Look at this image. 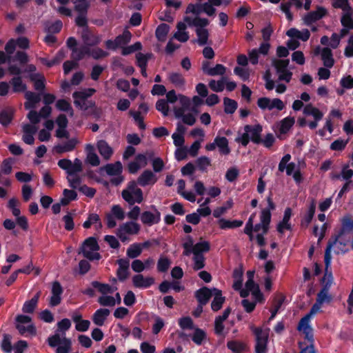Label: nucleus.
<instances>
[{
	"mask_svg": "<svg viewBox=\"0 0 353 353\" xmlns=\"http://www.w3.org/2000/svg\"><path fill=\"white\" fill-rule=\"evenodd\" d=\"M331 301L332 296L329 293V285L323 286L318 293L316 301L312 307L310 312L300 320L297 326V330L305 334V338L309 339L312 338V328L310 325L312 316L320 311L323 303H329Z\"/></svg>",
	"mask_w": 353,
	"mask_h": 353,
	"instance_id": "f257e3e1",
	"label": "nucleus"
},
{
	"mask_svg": "<svg viewBox=\"0 0 353 353\" xmlns=\"http://www.w3.org/2000/svg\"><path fill=\"white\" fill-rule=\"evenodd\" d=\"M184 21L190 27L196 28V34L197 36L196 42L199 46H204L208 43L209 32L205 28L210 23L206 18L196 17L192 18L191 16L184 17Z\"/></svg>",
	"mask_w": 353,
	"mask_h": 353,
	"instance_id": "f03ea898",
	"label": "nucleus"
},
{
	"mask_svg": "<svg viewBox=\"0 0 353 353\" xmlns=\"http://www.w3.org/2000/svg\"><path fill=\"white\" fill-rule=\"evenodd\" d=\"M122 198L130 205L141 203L143 201V191L136 181H130L121 192Z\"/></svg>",
	"mask_w": 353,
	"mask_h": 353,
	"instance_id": "7ed1b4c3",
	"label": "nucleus"
},
{
	"mask_svg": "<svg viewBox=\"0 0 353 353\" xmlns=\"http://www.w3.org/2000/svg\"><path fill=\"white\" fill-rule=\"evenodd\" d=\"M96 90L94 88L84 89L81 91L74 92L72 94L75 106L82 110H87L92 108L95 103L88 98L91 97Z\"/></svg>",
	"mask_w": 353,
	"mask_h": 353,
	"instance_id": "20e7f679",
	"label": "nucleus"
},
{
	"mask_svg": "<svg viewBox=\"0 0 353 353\" xmlns=\"http://www.w3.org/2000/svg\"><path fill=\"white\" fill-rule=\"evenodd\" d=\"M99 250V246L94 237H89L83 242L81 252L83 256L89 260H99L101 259V255L97 251Z\"/></svg>",
	"mask_w": 353,
	"mask_h": 353,
	"instance_id": "39448f33",
	"label": "nucleus"
},
{
	"mask_svg": "<svg viewBox=\"0 0 353 353\" xmlns=\"http://www.w3.org/2000/svg\"><path fill=\"white\" fill-rule=\"evenodd\" d=\"M48 345L52 347H57L56 353H69L72 342L70 339L55 333L48 339Z\"/></svg>",
	"mask_w": 353,
	"mask_h": 353,
	"instance_id": "423d86ee",
	"label": "nucleus"
},
{
	"mask_svg": "<svg viewBox=\"0 0 353 353\" xmlns=\"http://www.w3.org/2000/svg\"><path fill=\"white\" fill-rule=\"evenodd\" d=\"M256 338L255 352L267 353V344L269 336V329L251 327Z\"/></svg>",
	"mask_w": 353,
	"mask_h": 353,
	"instance_id": "0eeeda50",
	"label": "nucleus"
},
{
	"mask_svg": "<svg viewBox=\"0 0 353 353\" xmlns=\"http://www.w3.org/2000/svg\"><path fill=\"white\" fill-rule=\"evenodd\" d=\"M140 225L134 221H128L119 225L117 231V236L122 242L130 241L129 236L139 233Z\"/></svg>",
	"mask_w": 353,
	"mask_h": 353,
	"instance_id": "6e6552de",
	"label": "nucleus"
},
{
	"mask_svg": "<svg viewBox=\"0 0 353 353\" xmlns=\"http://www.w3.org/2000/svg\"><path fill=\"white\" fill-rule=\"evenodd\" d=\"M103 170L108 175L112 176L110 180L112 184L118 185L124 181V177L121 174L123 165L120 161L108 163L104 166Z\"/></svg>",
	"mask_w": 353,
	"mask_h": 353,
	"instance_id": "1a4fd4ad",
	"label": "nucleus"
},
{
	"mask_svg": "<svg viewBox=\"0 0 353 353\" xmlns=\"http://www.w3.org/2000/svg\"><path fill=\"white\" fill-rule=\"evenodd\" d=\"M16 327L21 335H34L36 329L32 319L26 315H19L16 318Z\"/></svg>",
	"mask_w": 353,
	"mask_h": 353,
	"instance_id": "9d476101",
	"label": "nucleus"
},
{
	"mask_svg": "<svg viewBox=\"0 0 353 353\" xmlns=\"http://www.w3.org/2000/svg\"><path fill=\"white\" fill-rule=\"evenodd\" d=\"M257 105L262 110H276L277 111H281L285 108L284 103L278 98L261 97L257 100Z\"/></svg>",
	"mask_w": 353,
	"mask_h": 353,
	"instance_id": "9b49d317",
	"label": "nucleus"
},
{
	"mask_svg": "<svg viewBox=\"0 0 353 353\" xmlns=\"http://www.w3.org/2000/svg\"><path fill=\"white\" fill-rule=\"evenodd\" d=\"M250 292L251 293L252 299L256 301H261L263 295L260 292L259 285L253 280H248L246 281L245 288L241 290L240 295L241 297L245 298Z\"/></svg>",
	"mask_w": 353,
	"mask_h": 353,
	"instance_id": "f8f14e48",
	"label": "nucleus"
},
{
	"mask_svg": "<svg viewBox=\"0 0 353 353\" xmlns=\"http://www.w3.org/2000/svg\"><path fill=\"white\" fill-rule=\"evenodd\" d=\"M151 208L153 211H144L140 216L141 222L148 226L157 224L161 220L159 211L154 205H152Z\"/></svg>",
	"mask_w": 353,
	"mask_h": 353,
	"instance_id": "ddd939ff",
	"label": "nucleus"
},
{
	"mask_svg": "<svg viewBox=\"0 0 353 353\" xmlns=\"http://www.w3.org/2000/svg\"><path fill=\"white\" fill-rule=\"evenodd\" d=\"M270 48V44L268 42H263L261 43L258 49L254 48L248 52V58L250 63L256 65L259 62V54L265 56L268 54Z\"/></svg>",
	"mask_w": 353,
	"mask_h": 353,
	"instance_id": "4468645a",
	"label": "nucleus"
},
{
	"mask_svg": "<svg viewBox=\"0 0 353 353\" xmlns=\"http://www.w3.org/2000/svg\"><path fill=\"white\" fill-rule=\"evenodd\" d=\"M13 160L11 158L6 159L0 165V183L5 186H10L11 182L9 179L4 178L3 175H8L12 170Z\"/></svg>",
	"mask_w": 353,
	"mask_h": 353,
	"instance_id": "2eb2a0df",
	"label": "nucleus"
},
{
	"mask_svg": "<svg viewBox=\"0 0 353 353\" xmlns=\"http://www.w3.org/2000/svg\"><path fill=\"white\" fill-rule=\"evenodd\" d=\"M132 283L135 288L146 289L154 283L152 276H145L141 274H137L132 277Z\"/></svg>",
	"mask_w": 353,
	"mask_h": 353,
	"instance_id": "dca6fc26",
	"label": "nucleus"
},
{
	"mask_svg": "<svg viewBox=\"0 0 353 353\" xmlns=\"http://www.w3.org/2000/svg\"><path fill=\"white\" fill-rule=\"evenodd\" d=\"M157 180L158 178L153 172L150 170H145L138 177L137 183L142 187H145L154 185Z\"/></svg>",
	"mask_w": 353,
	"mask_h": 353,
	"instance_id": "f3484780",
	"label": "nucleus"
},
{
	"mask_svg": "<svg viewBox=\"0 0 353 353\" xmlns=\"http://www.w3.org/2000/svg\"><path fill=\"white\" fill-rule=\"evenodd\" d=\"M81 38L85 43V46H94L99 44L101 41V36L91 33L88 28L83 29L81 32Z\"/></svg>",
	"mask_w": 353,
	"mask_h": 353,
	"instance_id": "a211bd4d",
	"label": "nucleus"
},
{
	"mask_svg": "<svg viewBox=\"0 0 353 353\" xmlns=\"http://www.w3.org/2000/svg\"><path fill=\"white\" fill-rule=\"evenodd\" d=\"M327 14V10L323 7H318L316 10L312 11L303 17V21L307 25H311L316 21L322 19Z\"/></svg>",
	"mask_w": 353,
	"mask_h": 353,
	"instance_id": "6ab92c4d",
	"label": "nucleus"
},
{
	"mask_svg": "<svg viewBox=\"0 0 353 353\" xmlns=\"http://www.w3.org/2000/svg\"><path fill=\"white\" fill-rule=\"evenodd\" d=\"M314 53L315 54H321V59L326 68H330L334 65V61L333 59L332 52L329 48H323L321 49L320 47H318L315 49Z\"/></svg>",
	"mask_w": 353,
	"mask_h": 353,
	"instance_id": "aec40b11",
	"label": "nucleus"
},
{
	"mask_svg": "<svg viewBox=\"0 0 353 353\" xmlns=\"http://www.w3.org/2000/svg\"><path fill=\"white\" fill-rule=\"evenodd\" d=\"M244 130L248 133L252 142L255 143H261V133L262 132V126L261 125H247L245 126Z\"/></svg>",
	"mask_w": 353,
	"mask_h": 353,
	"instance_id": "412c9836",
	"label": "nucleus"
},
{
	"mask_svg": "<svg viewBox=\"0 0 353 353\" xmlns=\"http://www.w3.org/2000/svg\"><path fill=\"white\" fill-rule=\"evenodd\" d=\"M97 148L101 157L108 161L114 154L113 148L105 140H99L97 142Z\"/></svg>",
	"mask_w": 353,
	"mask_h": 353,
	"instance_id": "4be33fe9",
	"label": "nucleus"
},
{
	"mask_svg": "<svg viewBox=\"0 0 353 353\" xmlns=\"http://www.w3.org/2000/svg\"><path fill=\"white\" fill-rule=\"evenodd\" d=\"M119 268L117 271V276L119 281H125L129 276L130 261L126 259L117 260Z\"/></svg>",
	"mask_w": 353,
	"mask_h": 353,
	"instance_id": "5701e85b",
	"label": "nucleus"
},
{
	"mask_svg": "<svg viewBox=\"0 0 353 353\" xmlns=\"http://www.w3.org/2000/svg\"><path fill=\"white\" fill-rule=\"evenodd\" d=\"M187 24L184 20L179 22L176 26L177 30L173 36L175 39L182 43L186 42L190 38L188 32L185 31Z\"/></svg>",
	"mask_w": 353,
	"mask_h": 353,
	"instance_id": "b1692460",
	"label": "nucleus"
},
{
	"mask_svg": "<svg viewBox=\"0 0 353 353\" xmlns=\"http://www.w3.org/2000/svg\"><path fill=\"white\" fill-rule=\"evenodd\" d=\"M86 159L85 162L92 166H98L100 164V159L94 151V146L91 144L85 145Z\"/></svg>",
	"mask_w": 353,
	"mask_h": 353,
	"instance_id": "393cba45",
	"label": "nucleus"
},
{
	"mask_svg": "<svg viewBox=\"0 0 353 353\" xmlns=\"http://www.w3.org/2000/svg\"><path fill=\"white\" fill-rule=\"evenodd\" d=\"M230 313V309L227 308L224 310L222 315L216 317L214 321V332L218 335H222L224 330L223 322L226 320Z\"/></svg>",
	"mask_w": 353,
	"mask_h": 353,
	"instance_id": "a878e982",
	"label": "nucleus"
},
{
	"mask_svg": "<svg viewBox=\"0 0 353 353\" xmlns=\"http://www.w3.org/2000/svg\"><path fill=\"white\" fill-rule=\"evenodd\" d=\"M110 311L107 308H100L96 310L92 316L93 323L98 325L102 326L108 316L110 315Z\"/></svg>",
	"mask_w": 353,
	"mask_h": 353,
	"instance_id": "bb28decb",
	"label": "nucleus"
},
{
	"mask_svg": "<svg viewBox=\"0 0 353 353\" xmlns=\"http://www.w3.org/2000/svg\"><path fill=\"white\" fill-rule=\"evenodd\" d=\"M77 144L76 139H71L65 143H59L54 147V150L59 154L72 151Z\"/></svg>",
	"mask_w": 353,
	"mask_h": 353,
	"instance_id": "cd10ccee",
	"label": "nucleus"
},
{
	"mask_svg": "<svg viewBox=\"0 0 353 353\" xmlns=\"http://www.w3.org/2000/svg\"><path fill=\"white\" fill-rule=\"evenodd\" d=\"M185 112H182L181 110H174V116L177 119H181L182 121L188 125H193L196 123V117L194 112L185 114Z\"/></svg>",
	"mask_w": 353,
	"mask_h": 353,
	"instance_id": "c85d7f7f",
	"label": "nucleus"
},
{
	"mask_svg": "<svg viewBox=\"0 0 353 353\" xmlns=\"http://www.w3.org/2000/svg\"><path fill=\"white\" fill-rule=\"evenodd\" d=\"M213 288H203L196 292V297L201 305H205L213 295Z\"/></svg>",
	"mask_w": 353,
	"mask_h": 353,
	"instance_id": "c756f323",
	"label": "nucleus"
},
{
	"mask_svg": "<svg viewBox=\"0 0 353 353\" xmlns=\"http://www.w3.org/2000/svg\"><path fill=\"white\" fill-rule=\"evenodd\" d=\"M168 79L175 87L181 89L184 88L185 79L181 73L176 72H170Z\"/></svg>",
	"mask_w": 353,
	"mask_h": 353,
	"instance_id": "7c9ffc66",
	"label": "nucleus"
},
{
	"mask_svg": "<svg viewBox=\"0 0 353 353\" xmlns=\"http://www.w3.org/2000/svg\"><path fill=\"white\" fill-rule=\"evenodd\" d=\"M213 301L211 304V307L213 311H218L222 307L225 301V297L222 296L221 291L216 288H213Z\"/></svg>",
	"mask_w": 353,
	"mask_h": 353,
	"instance_id": "2f4dec72",
	"label": "nucleus"
},
{
	"mask_svg": "<svg viewBox=\"0 0 353 353\" xmlns=\"http://www.w3.org/2000/svg\"><path fill=\"white\" fill-rule=\"evenodd\" d=\"M25 97L27 101L25 103L24 106L27 110L34 108L36 105L40 101L39 95L33 92H26L25 93Z\"/></svg>",
	"mask_w": 353,
	"mask_h": 353,
	"instance_id": "473e14b6",
	"label": "nucleus"
},
{
	"mask_svg": "<svg viewBox=\"0 0 353 353\" xmlns=\"http://www.w3.org/2000/svg\"><path fill=\"white\" fill-rule=\"evenodd\" d=\"M303 112L305 116H312L316 121H321L323 117V113L311 103L304 106Z\"/></svg>",
	"mask_w": 353,
	"mask_h": 353,
	"instance_id": "72a5a7b5",
	"label": "nucleus"
},
{
	"mask_svg": "<svg viewBox=\"0 0 353 353\" xmlns=\"http://www.w3.org/2000/svg\"><path fill=\"white\" fill-rule=\"evenodd\" d=\"M294 117H287L281 120L277 125L278 130L280 134L287 133L294 124Z\"/></svg>",
	"mask_w": 353,
	"mask_h": 353,
	"instance_id": "f704fd0d",
	"label": "nucleus"
},
{
	"mask_svg": "<svg viewBox=\"0 0 353 353\" xmlns=\"http://www.w3.org/2000/svg\"><path fill=\"white\" fill-rule=\"evenodd\" d=\"M191 338L192 341L197 345H201L206 340L207 335L204 330L199 327H195Z\"/></svg>",
	"mask_w": 353,
	"mask_h": 353,
	"instance_id": "c9c22d12",
	"label": "nucleus"
},
{
	"mask_svg": "<svg viewBox=\"0 0 353 353\" xmlns=\"http://www.w3.org/2000/svg\"><path fill=\"white\" fill-rule=\"evenodd\" d=\"M88 52H90V48L88 46H81L79 48H72V58L77 61L82 59L85 56L88 55Z\"/></svg>",
	"mask_w": 353,
	"mask_h": 353,
	"instance_id": "e433bc0d",
	"label": "nucleus"
},
{
	"mask_svg": "<svg viewBox=\"0 0 353 353\" xmlns=\"http://www.w3.org/2000/svg\"><path fill=\"white\" fill-rule=\"evenodd\" d=\"M92 285L98 289L102 295L113 294L117 290L116 287H112L109 284L101 283L98 281H93Z\"/></svg>",
	"mask_w": 353,
	"mask_h": 353,
	"instance_id": "4c0bfd02",
	"label": "nucleus"
},
{
	"mask_svg": "<svg viewBox=\"0 0 353 353\" xmlns=\"http://www.w3.org/2000/svg\"><path fill=\"white\" fill-rule=\"evenodd\" d=\"M220 228L223 230L236 228L243 225V221L239 220L230 221L225 219H220L218 221Z\"/></svg>",
	"mask_w": 353,
	"mask_h": 353,
	"instance_id": "58836bf2",
	"label": "nucleus"
},
{
	"mask_svg": "<svg viewBox=\"0 0 353 353\" xmlns=\"http://www.w3.org/2000/svg\"><path fill=\"white\" fill-rule=\"evenodd\" d=\"M216 147L221 154L227 155L230 152V149L228 146V141L224 137H216L215 138Z\"/></svg>",
	"mask_w": 353,
	"mask_h": 353,
	"instance_id": "ea45409f",
	"label": "nucleus"
},
{
	"mask_svg": "<svg viewBox=\"0 0 353 353\" xmlns=\"http://www.w3.org/2000/svg\"><path fill=\"white\" fill-rule=\"evenodd\" d=\"M40 296V292H37L30 301H27L23 305L22 310L25 313H32L34 312Z\"/></svg>",
	"mask_w": 353,
	"mask_h": 353,
	"instance_id": "a19ab883",
	"label": "nucleus"
},
{
	"mask_svg": "<svg viewBox=\"0 0 353 353\" xmlns=\"http://www.w3.org/2000/svg\"><path fill=\"white\" fill-rule=\"evenodd\" d=\"M170 31V26L166 23L160 24L156 30V37L159 41H165L168 33Z\"/></svg>",
	"mask_w": 353,
	"mask_h": 353,
	"instance_id": "79ce46f5",
	"label": "nucleus"
},
{
	"mask_svg": "<svg viewBox=\"0 0 353 353\" xmlns=\"http://www.w3.org/2000/svg\"><path fill=\"white\" fill-rule=\"evenodd\" d=\"M82 170V162L80 159L76 158L74 161H70V165H69L68 170H66L68 176L74 175L78 172H81Z\"/></svg>",
	"mask_w": 353,
	"mask_h": 353,
	"instance_id": "37998d69",
	"label": "nucleus"
},
{
	"mask_svg": "<svg viewBox=\"0 0 353 353\" xmlns=\"http://www.w3.org/2000/svg\"><path fill=\"white\" fill-rule=\"evenodd\" d=\"M132 34L128 30H125L123 34L115 38V43L118 48H123L128 43L131 39Z\"/></svg>",
	"mask_w": 353,
	"mask_h": 353,
	"instance_id": "c03bdc74",
	"label": "nucleus"
},
{
	"mask_svg": "<svg viewBox=\"0 0 353 353\" xmlns=\"http://www.w3.org/2000/svg\"><path fill=\"white\" fill-rule=\"evenodd\" d=\"M74 5V10L78 13H87L90 6V2L88 0H72Z\"/></svg>",
	"mask_w": 353,
	"mask_h": 353,
	"instance_id": "a18cd8bd",
	"label": "nucleus"
},
{
	"mask_svg": "<svg viewBox=\"0 0 353 353\" xmlns=\"http://www.w3.org/2000/svg\"><path fill=\"white\" fill-rule=\"evenodd\" d=\"M315 209H316V203L313 200V201H312V202L308 208V210L301 221L302 225H305L306 226L309 225V223L311 222V221L314 216V214L315 213Z\"/></svg>",
	"mask_w": 353,
	"mask_h": 353,
	"instance_id": "49530a36",
	"label": "nucleus"
},
{
	"mask_svg": "<svg viewBox=\"0 0 353 353\" xmlns=\"http://www.w3.org/2000/svg\"><path fill=\"white\" fill-rule=\"evenodd\" d=\"M194 240L191 236H187L183 243V254L184 256H190L192 252V249L194 248Z\"/></svg>",
	"mask_w": 353,
	"mask_h": 353,
	"instance_id": "de8ad7c7",
	"label": "nucleus"
},
{
	"mask_svg": "<svg viewBox=\"0 0 353 353\" xmlns=\"http://www.w3.org/2000/svg\"><path fill=\"white\" fill-rule=\"evenodd\" d=\"M203 12V3H196L192 4L190 3L188 6L186 8L185 13L189 14L192 13L194 15V17H191L192 18L200 17L199 14Z\"/></svg>",
	"mask_w": 353,
	"mask_h": 353,
	"instance_id": "09e8293b",
	"label": "nucleus"
},
{
	"mask_svg": "<svg viewBox=\"0 0 353 353\" xmlns=\"http://www.w3.org/2000/svg\"><path fill=\"white\" fill-rule=\"evenodd\" d=\"M353 10H351L350 12H347L345 13H343V15L341 19V23L343 27H347L350 30L353 29Z\"/></svg>",
	"mask_w": 353,
	"mask_h": 353,
	"instance_id": "8fccbe9b",
	"label": "nucleus"
},
{
	"mask_svg": "<svg viewBox=\"0 0 353 353\" xmlns=\"http://www.w3.org/2000/svg\"><path fill=\"white\" fill-rule=\"evenodd\" d=\"M142 252L141 246L139 244L134 243L127 249V256L130 259H136Z\"/></svg>",
	"mask_w": 353,
	"mask_h": 353,
	"instance_id": "3c124183",
	"label": "nucleus"
},
{
	"mask_svg": "<svg viewBox=\"0 0 353 353\" xmlns=\"http://www.w3.org/2000/svg\"><path fill=\"white\" fill-rule=\"evenodd\" d=\"M179 101L181 105V107L179 108H174V110H181L182 112H185L187 110H190L191 106V100L188 97L179 94Z\"/></svg>",
	"mask_w": 353,
	"mask_h": 353,
	"instance_id": "603ef678",
	"label": "nucleus"
},
{
	"mask_svg": "<svg viewBox=\"0 0 353 353\" xmlns=\"http://www.w3.org/2000/svg\"><path fill=\"white\" fill-rule=\"evenodd\" d=\"M10 83L12 85V90L14 92H23L26 89V86L20 77L12 78Z\"/></svg>",
	"mask_w": 353,
	"mask_h": 353,
	"instance_id": "864d4df0",
	"label": "nucleus"
},
{
	"mask_svg": "<svg viewBox=\"0 0 353 353\" xmlns=\"http://www.w3.org/2000/svg\"><path fill=\"white\" fill-rule=\"evenodd\" d=\"M56 107L58 110L69 113L70 116H73L74 111L69 102L65 99H59L56 103Z\"/></svg>",
	"mask_w": 353,
	"mask_h": 353,
	"instance_id": "5fc2aeb1",
	"label": "nucleus"
},
{
	"mask_svg": "<svg viewBox=\"0 0 353 353\" xmlns=\"http://www.w3.org/2000/svg\"><path fill=\"white\" fill-rule=\"evenodd\" d=\"M63 197L61 199V203L63 205H68L71 201L77 199V194L75 191L65 189L63 190Z\"/></svg>",
	"mask_w": 353,
	"mask_h": 353,
	"instance_id": "6e6d98bb",
	"label": "nucleus"
},
{
	"mask_svg": "<svg viewBox=\"0 0 353 353\" xmlns=\"http://www.w3.org/2000/svg\"><path fill=\"white\" fill-rule=\"evenodd\" d=\"M58 329L56 333H59L61 336H65V331L68 330L71 327V322L68 319H63L57 323Z\"/></svg>",
	"mask_w": 353,
	"mask_h": 353,
	"instance_id": "4d7b16f0",
	"label": "nucleus"
},
{
	"mask_svg": "<svg viewBox=\"0 0 353 353\" xmlns=\"http://www.w3.org/2000/svg\"><path fill=\"white\" fill-rule=\"evenodd\" d=\"M224 111L227 114H232L235 112L237 108V103L231 99L224 98Z\"/></svg>",
	"mask_w": 353,
	"mask_h": 353,
	"instance_id": "13d9d810",
	"label": "nucleus"
},
{
	"mask_svg": "<svg viewBox=\"0 0 353 353\" xmlns=\"http://www.w3.org/2000/svg\"><path fill=\"white\" fill-rule=\"evenodd\" d=\"M332 5L335 8L341 9L343 13L350 12L352 10L347 0H332Z\"/></svg>",
	"mask_w": 353,
	"mask_h": 353,
	"instance_id": "bf43d9fd",
	"label": "nucleus"
},
{
	"mask_svg": "<svg viewBox=\"0 0 353 353\" xmlns=\"http://www.w3.org/2000/svg\"><path fill=\"white\" fill-rule=\"evenodd\" d=\"M227 346L234 353H241L245 348L243 343L236 341H228Z\"/></svg>",
	"mask_w": 353,
	"mask_h": 353,
	"instance_id": "052dcab7",
	"label": "nucleus"
},
{
	"mask_svg": "<svg viewBox=\"0 0 353 353\" xmlns=\"http://www.w3.org/2000/svg\"><path fill=\"white\" fill-rule=\"evenodd\" d=\"M210 250V245L207 241H201L194 244L192 254H203V252Z\"/></svg>",
	"mask_w": 353,
	"mask_h": 353,
	"instance_id": "680f3d73",
	"label": "nucleus"
},
{
	"mask_svg": "<svg viewBox=\"0 0 353 353\" xmlns=\"http://www.w3.org/2000/svg\"><path fill=\"white\" fill-rule=\"evenodd\" d=\"M306 339L308 341L309 344H305L303 342H300L299 343V348L301 349L299 353H316V350L313 344V337L311 339Z\"/></svg>",
	"mask_w": 353,
	"mask_h": 353,
	"instance_id": "e2e57ef3",
	"label": "nucleus"
},
{
	"mask_svg": "<svg viewBox=\"0 0 353 353\" xmlns=\"http://www.w3.org/2000/svg\"><path fill=\"white\" fill-rule=\"evenodd\" d=\"M225 77H222L219 81L211 80L209 82V87L214 92H222L224 90Z\"/></svg>",
	"mask_w": 353,
	"mask_h": 353,
	"instance_id": "0e129e2a",
	"label": "nucleus"
},
{
	"mask_svg": "<svg viewBox=\"0 0 353 353\" xmlns=\"http://www.w3.org/2000/svg\"><path fill=\"white\" fill-rule=\"evenodd\" d=\"M151 53L143 54L139 52L136 54L137 65L139 68L147 67L148 60L152 57Z\"/></svg>",
	"mask_w": 353,
	"mask_h": 353,
	"instance_id": "69168bd1",
	"label": "nucleus"
},
{
	"mask_svg": "<svg viewBox=\"0 0 353 353\" xmlns=\"http://www.w3.org/2000/svg\"><path fill=\"white\" fill-rule=\"evenodd\" d=\"M178 323L182 330H194L195 328L192 319L189 316L181 318Z\"/></svg>",
	"mask_w": 353,
	"mask_h": 353,
	"instance_id": "338daca9",
	"label": "nucleus"
},
{
	"mask_svg": "<svg viewBox=\"0 0 353 353\" xmlns=\"http://www.w3.org/2000/svg\"><path fill=\"white\" fill-rule=\"evenodd\" d=\"M196 164L200 170L205 171L211 165V160L205 156H202L196 159Z\"/></svg>",
	"mask_w": 353,
	"mask_h": 353,
	"instance_id": "774afa93",
	"label": "nucleus"
}]
</instances>
